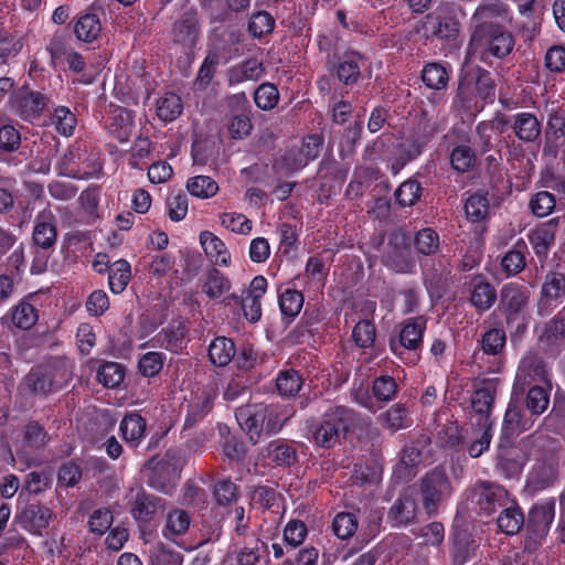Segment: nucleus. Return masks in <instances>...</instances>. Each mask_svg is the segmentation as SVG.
Wrapping results in <instances>:
<instances>
[{"mask_svg":"<svg viewBox=\"0 0 565 565\" xmlns=\"http://www.w3.org/2000/svg\"><path fill=\"white\" fill-rule=\"evenodd\" d=\"M291 415L287 406L279 404L245 405L235 412L237 423L254 445L264 436L277 434Z\"/></svg>","mask_w":565,"mask_h":565,"instance_id":"obj_1","label":"nucleus"},{"mask_svg":"<svg viewBox=\"0 0 565 565\" xmlns=\"http://www.w3.org/2000/svg\"><path fill=\"white\" fill-rule=\"evenodd\" d=\"M514 40L511 33L493 23L477 24L467 46V60L478 57L488 61L489 57L503 58L511 53Z\"/></svg>","mask_w":565,"mask_h":565,"instance_id":"obj_2","label":"nucleus"},{"mask_svg":"<svg viewBox=\"0 0 565 565\" xmlns=\"http://www.w3.org/2000/svg\"><path fill=\"white\" fill-rule=\"evenodd\" d=\"M72 379L71 365L64 359H52L34 366L23 379L20 388L35 395L45 396L62 388Z\"/></svg>","mask_w":565,"mask_h":565,"instance_id":"obj_3","label":"nucleus"},{"mask_svg":"<svg viewBox=\"0 0 565 565\" xmlns=\"http://www.w3.org/2000/svg\"><path fill=\"white\" fill-rule=\"evenodd\" d=\"M420 31L427 40L438 39L455 45L460 33V22L450 6L441 4L424 17Z\"/></svg>","mask_w":565,"mask_h":565,"instance_id":"obj_4","label":"nucleus"},{"mask_svg":"<svg viewBox=\"0 0 565 565\" xmlns=\"http://www.w3.org/2000/svg\"><path fill=\"white\" fill-rule=\"evenodd\" d=\"M355 414L345 406H334L323 415L320 425L313 431V441L322 448H331L339 440L340 433L354 426Z\"/></svg>","mask_w":565,"mask_h":565,"instance_id":"obj_5","label":"nucleus"},{"mask_svg":"<svg viewBox=\"0 0 565 565\" xmlns=\"http://www.w3.org/2000/svg\"><path fill=\"white\" fill-rule=\"evenodd\" d=\"M451 492L450 482L440 469H434L422 479V503L427 514L436 513L439 503Z\"/></svg>","mask_w":565,"mask_h":565,"instance_id":"obj_6","label":"nucleus"},{"mask_svg":"<svg viewBox=\"0 0 565 565\" xmlns=\"http://www.w3.org/2000/svg\"><path fill=\"white\" fill-rule=\"evenodd\" d=\"M555 516V500L553 498L536 502L529 511L525 523L529 539L535 544L547 535Z\"/></svg>","mask_w":565,"mask_h":565,"instance_id":"obj_7","label":"nucleus"},{"mask_svg":"<svg viewBox=\"0 0 565 565\" xmlns=\"http://www.w3.org/2000/svg\"><path fill=\"white\" fill-rule=\"evenodd\" d=\"M530 299V291L526 287L510 282L500 291L499 309L507 318L508 323L524 317Z\"/></svg>","mask_w":565,"mask_h":565,"instance_id":"obj_8","label":"nucleus"},{"mask_svg":"<svg viewBox=\"0 0 565 565\" xmlns=\"http://www.w3.org/2000/svg\"><path fill=\"white\" fill-rule=\"evenodd\" d=\"M472 501L480 514L491 515L498 508L508 504L509 495L503 487L480 481L472 488Z\"/></svg>","mask_w":565,"mask_h":565,"instance_id":"obj_9","label":"nucleus"},{"mask_svg":"<svg viewBox=\"0 0 565 565\" xmlns=\"http://www.w3.org/2000/svg\"><path fill=\"white\" fill-rule=\"evenodd\" d=\"M128 498L129 512L140 523L152 521L164 509L161 498L149 494L141 488L130 489Z\"/></svg>","mask_w":565,"mask_h":565,"instance_id":"obj_10","label":"nucleus"},{"mask_svg":"<svg viewBox=\"0 0 565 565\" xmlns=\"http://www.w3.org/2000/svg\"><path fill=\"white\" fill-rule=\"evenodd\" d=\"M425 329V318L417 317L407 319L399 331L398 340L392 339L390 341L391 351L401 359H404L403 354L405 350L416 351L422 344Z\"/></svg>","mask_w":565,"mask_h":565,"instance_id":"obj_11","label":"nucleus"},{"mask_svg":"<svg viewBox=\"0 0 565 565\" xmlns=\"http://www.w3.org/2000/svg\"><path fill=\"white\" fill-rule=\"evenodd\" d=\"M267 290V279L259 275L252 279L248 288L242 296L232 295L231 299L239 300L245 318L250 322H257L262 317L260 300Z\"/></svg>","mask_w":565,"mask_h":565,"instance_id":"obj_12","label":"nucleus"},{"mask_svg":"<svg viewBox=\"0 0 565 565\" xmlns=\"http://www.w3.org/2000/svg\"><path fill=\"white\" fill-rule=\"evenodd\" d=\"M536 382L548 383V371L542 360L535 355L529 354L520 362L513 392L514 394H516L518 391L523 392L525 386Z\"/></svg>","mask_w":565,"mask_h":565,"instance_id":"obj_13","label":"nucleus"},{"mask_svg":"<svg viewBox=\"0 0 565 565\" xmlns=\"http://www.w3.org/2000/svg\"><path fill=\"white\" fill-rule=\"evenodd\" d=\"M57 238V228L55 223V216L50 209L46 206L39 212L34 220V226L32 232V241L34 246L43 250L53 248Z\"/></svg>","mask_w":565,"mask_h":565,"instance_id":"obj_14","label":"nucleus"},{"mask_svg":"<svg viewBox=\"0 0 565 565\" xmlns=\"http://www.w3.org/2000/svg\"><path fill=\"white\" fill-rule=\"evenodd\" d=\"M54 513L51 508L43 504H29L17 516L15 521L28 532L41 534L46 529Z\"/></svg>","mask_w":565,"mask_h":565,"instance_id":"obj_15","label":"nucleus"},{"mask_svg":"<svg viewBox=\"0 0 565 565\" xmlns=\"http://www.w3.org/2000/svg\"><path fill=\"white\" fill-rule=\"evenodd\" d=\"M14 111L23 119L36 118L44 109L46 102L43 95L28 89H20L11 97Z\"/></svg>","mask_w":565,"mask_h":565,"instance_id":"obj_16","label":"nucleus"},{"mask_svg":"<svg viewBox=\"0 0 565 565\" xmlns=\"http://www.w3.org/2000/svg\"><path fill=\"white\" fill-rule=\"evenodd\" d=\"M322 145L323 137L321 135H310L306 137L297 153L289 151L285 157L288 169L296 171L306 167L309 161L315 160L319 156Z\"/></svg>","mask_w":565,"mask_h":565,"instance_id":"obj_17","label":"nucleus"},{"mask_svg":"<svg viewBox=\"0 0 565 565\" xmlns=\"http://www.w3.org/2000/svg\"><path fill=\"white\" fill-rule=\"evenodd\" d=\"M479 544L467 530L455 525L454 541L450 550L452 565H466L475 555Z\"/></svg>","mask_w":565,"mask_h":565,"instance_id":"obj_18","label":"nucleus"},{"mask_svg":"<svg viewBox=\"0 0 565 565\" xmlns=\"http://www.w3.org/2000/svg\"><path fill=\"white\" fill-rule=\"evenodd\" d=\"M558 221V217H554L543 222L535 226L529 234V241L536 256H546L548 249L554 244Z\"/></svg>","mask_w":565,"mask_h":565,"instance_id":"obj_19","label":"nucleus"},{"mask_svg":"<svg viewBox=\"0 0 565 565\" xmlns=\"http://www.w3.org/2000/svg\"><path fill=\"white\" fill-rule=\"evenodd\" d=\"M511 128L516 138L523 142H535L542 132V124L537 117L527 111L513 115Z\"/></svg>","mask_w":565,"mask_h":565,"instance_id":"obj_20","label":"nucleus"},{"mask_svg":"<svg viewBox=\"0 0 565 565\" xmlns=\"http://www.w3.org/2000/svg\"><path fill=\"white\" fill-rule=\"evenodd\" d=\"M200 244L206 257L217 266L228 267L231 265V254L225 243L209 231L200 234Z\"/></svg>","mask_w":565,"mask_h":565,"instance_id":"obj_21","label":"nucleus"},{"mask_svg":"<svg viewBox=\"0 0 565 565\" xmlns=\"http://www.w3.org/2000/svg\"><path fill=\"white\" fill-rule=\"evenodd\" d=\"M173 41L181 44L185 49H191L195 45L199 29L198 18L192 11L185 12L173 25Z\"/></svg>","mask_w":565,"mask_h":565,"instance_id":"obj_22","label":"nucleus"},{"mask_svg":"<svg viewBox=\"0 0 565 565\" xmlns=\"http://www.w3.org/2000/svg\"><path fill=\"white\" fill-rule=\"evenodd\" d=\"M148 484L162 492H168L171 482L178 477V469L166 460L150 461Z\"/></svg>","mask_w":565,"mask_h":565,"instance_id":"obj_23","label":"nucleus"},{"mask_svg":"<svg viewBox=\"0 0 565 565\" xmlns=\"http://www.w3.org/2000/svg\"><path fill=\"white\" fill-rule=\"evenodd\" d=\"M497 299L494 287L483 277L477 276L471 280L470 301L479 311L488 310Z\"/></svg>","mask_w":565,"mask_h":565,"instance_id":"obj_24","label":"nucleus"},{"mask_svg":"<svg viewBox=\"0 0 565 565\" xmlns=\"http://www.w3.org/2000/svg\"><path fill=\"white\" fill-rule=\"evenodd\" d=\"M264 454L265 457L279 467H290L298 458L294 445L281 439L270 441L265 447Z\"/></svg>","mask_w":565,"mask_h":565,"instance_id":"obj_25","label":"nucleus"},{"mask_svg":"<svg viewBox=\"0 0 565 565\" xmlns=\"http://www.w3.org/2000/svg\"><path fill=\"white\" fill-rule=\"evenodd\" d=\"M264 73L263 63L257 58H248L232 66L227 72L230 85L241 84L246 81H257Z\"/></svg>","mask_w":565,"mask_h":565,"instance_id":"obj_26","label":"nucleus"},{"mask_svg":"<svg viewBox=\"0 0 565 565\" xmlns=\"http://www.w3.org/2000/svg\"><path fill=\"white\" fill-rule=\"evenodd\" d=\"M33 299V296L25 297L13 307L11 321L17 328L29 330L36 323L39 313L36 306L32 302Z\"/></svg>","mask_w":565,"mask_h":565,"instance_id":"obj_27","label":"nucleus"},{"mask_svg":"<svg viewBox=\"0 0 565 565\" xmlns=\"http://www.w3.org/2000/svg\"><path fill=\"white\" fill-rule=\"evenodd\" d=\"M231 288V281L218 269L212 267L202 276V291L210 299H218Z\"/></svg>","mask_w":565,"mask_h":565,"instance_id":"obj_28","label":"nucleus"},{"mask_svg":"<svg viewBox=\"0 0 565 565\" xmlns=\"http://www.w3.org/2000/svg\"><path fill=\"white\" fill-rule=\"evenodd\" d=\"M191 521L189 512L182 509H173L167 514L162 535L168 540L182 536L188 532Z\"/></svg>","mask_w":565,"mask_h":565,"instance_id":"obj_29","label":"nucleus"},{"mask_svg":"<svg viewBox=\"0 0 565 565\" xmlns=\"http://www.w3.org/2000/svg\"><path fill=\"white\" fill-rule=\"evenodd\" d=\"M363 63V57L358 52L344 53L337 67L339 79L345 85L355 83L360 77Z\"/></svg>","mask_w":565,"mask_h":565,"instance_id":"obj_30","label":"nucleus"},{"mask_svg":"<svg viewBox=\"0 0 565 565\" xmlns=\"http://www.w3.org/2000/svg\"><path fill=\"white\" fill-rule=\"evenodd\" d=\"M236 349L234 342L225 337L215 338L209 347V358L215 366H225L235 356Z\"/></svg>","mask_w":565,"mask_h":565,"instance_id":"obj_31","label":"nucleus"},{"mask_svg":"<svg viewBox=\"0 0 565 565\" xmlns=\"http://www.w3.org/2000/svg\"><path fill=\"white\" fill-rule=\"evenodd\" d=\"M415 514L416 501L412 495L405 493L390 509L388 518L394 525H404L412 522Z\"/></svg>","mask_w":565,"mask_h":565,"instance_id":"obj_32","label":"nucleus"},{"mask_svg":"<svg viewBox=\"0 0 565 565\" xmlns=\"http://www.w3.org/2000/svg\"><path fill=\"white\" fill-rule=\"evenodd\" d=\"M131 279V266L126 259L114 262L108 269V285L111 292L119 295Z\"/></svg>","mask_w":565,"mask_h":565,"instance_id":"obj_33","label":"nucleus"},{"mask_svg":"<svg viewBox=\"0 0 565 565\" xmlns=\"http://www.w3.org/2000/svg\"><path fill=\"white\" fill-rule=\"evenodd\" d=\"M120 431L125 441L137 447L146 431V420L138 414L126 415L120 423Z\"/></svg>","mask_w":565,"mask_h":565,"instance_id":"obj_34","label":"nucleus"},{"mask_svg":"<svg viewBox=\"0 0 565 565\" xmlns=\"http://www.w3.org/2000/svg\"><path fill=\"white\" fill-rule=\"evenodd\" d=\"M499 529L508 534H516L521 527L525 524L524 514L519 507H504V510L499 515L498 520Z\"/></svg>","mask_w":565,"mask_h":565,"instance_id":"obj_35","label":"nucleus"},{"mask_svg":"<svg viewBox=\"0 0 565 565\" xmlns=\"http://www.w3.org/2000/svg\"><path fill=\"white\" fill-rule=\"evenodd\" d=\"M382 424L392 431L406 428L411 425L408 409L402 404H394L380 415Z\"/></svg>","mask_w":565,"mask_h":565,"instance_id":"obj_36","label":"nucleus"},{"mask_svg":"<svg viewBox=\"0 0 565 565\" xmlns=\"http://www.w3.org/2000/svg\"><path fill=\"white\" fill-rule=\"evenodd\" d=\"M102 31L99 19L95 14L82 15L75 26L74 32L79 41L92 42L96 40Z\"/></svg>","mask_w":565,"mask_h":565,"instance_id":"obj_37","label":"nucleus"},{"mask_svg":"<svg viewBox=\"0 0 565 565\" xmlns=\"http://www.w3.org/2000/svg\"><path fill=\"white\" fill-rule=\"evenodd\" d=\"M565 297V276L559 273L548 274L542 286V301L551 305L552 301Z\"/></svg>","mask_w":565,"mask_h":565,"instance_id":"obj_38","label":"nucleus"},{"mask_svg":"<svg viewBox=\"0 0 565 565\" xmlns=\"http://www.w3.org/2000/svg\"><path fill=\"white\" fill-rule=\"evenodd\" d=\"M303 295L291 288H287L279 296V308L284 317L294 319L303 307Z\"/></svg>","mask_w":565,"mask_h":565,"instance_id":"obj_39","label":"nucleus"},{"mask_svg":"<svg viewBox=\"0 0 565 565\" xmlns=\"http://www.w3.org/2000/svg\"><path fill=\"white\" fill-rule=\"evenodd\" d=\"M302 383L301 375L292 369L280 371L276 379V387L282 396H295Z\"/></svg>","mask_w":565,"mask_h":565,"instance_id":"obj_40","label":"nucleus"},{"mask_svg":"<svg viewBox=\"0 0 565 565\" xmlns=\"http://www.w3.org/2000/svg\"><path fill=\"white\" fill-rule=\"evenodd\" d=\"M507 4L501 0H482L476 9L472 19L477 24L489 23L488 19L507 15Z\"/></svg>","mask_w":565,"mask_h":565,"instance_id":"obj_41","label":"nucleus"},{"mask_svg":"<svg viewBox=\"0 0 565 565\" xmlns=\"http://www.w3.org/2000/svg\"><path fill=\"white\" fill-rule=\"evenodd\" d=\"M422 79L431 89H443L447 86L449 76L441 64L429 63L422 72Z\"/></svg>","mask_w":565,"mask_h":565,"instance_id":"obj_42","label":"nucleus"},{"mask_svg":"<svg viewBox=\"0 0 565 565\" xmlns=\"http://www.w3.org/2000/svg\"><path fill=\"white\" fill-rule=\"evenodd\" d=\"M186 189L193 196L209 199L217 193L218 185L211 177L196 175L188 181Z\"/></svg>","mask_w":565,"mask_h":565,"instance_id":"obj_43","label":"nucleus"},{"mask_svg":"<svg viewBox=\"0 0 565 565\" xmlns=\"http://www.w3.org/2000/svg\"><path fill=\"white\" fill-rule=\"evenodd\" d=\"M125 377L124 367L117 362H106L102 364L97 372V380L105 387H117Z\"/></svg>","mask_w":565,"mask_h":565,"instance_id":"obj_44","label":"nucleus"},{"mask_svg":"<svg viewBox=\"0 0 565 565\" xmlns=\"http://www.w3.org/2000/svg\"><path fill=\"white\" fill-rule=\"evenodd\" d=\"M494 401V388L491 385H484L477 388L471 396L472 409L483 416L486 419L490 415Z\"/></svg>","mask_w":565,"mask_h":565,"instance_id":"obj_45","label":"nucleus"},{"mask_svg":"<svg viewBox=\"0 0 565 565\" xmlns=\"http://www.w3.org/2000/svg\"><path fill=\"white\" fill-rule=\"evenodd\" d=\"M465 212L471 222L484 220L489 212V201L486 194H471L465 202Z\"/></svg>","mask_w":565,"mask_h":565,"instance_id":"obj_46","label":"nucleus"},{"mask_svg":"<svg viewBox=\"0 0 565 565\" xmlns=\"http://www.w3.org/2000/svg\"><path fill=\"white\" fill-rule=\"evenodd\" d=\"M182 113V102L181 98L173 94L169 93L162 98H160L157 103V114L159 118L163 121H172Z\"/></svg>","mask_w":565,"mask_h":565,"instance_id":"obj_47","label":"nucleus"},{"mask_svg":"<svg viewBox=\"0 0 565 565\" xmlns=\"http://www.w3.org/2000/svg\"><path fill=\"white\" fill-rule=\"evenodd\" d=\"M550 403V395L546 388L540 385H533L526 395V408L532 415L539 416L543 414Z\"/></svg>","mask_w":565,"mask_h":565,"instance_id":"obj_48","label":"nucleus"},{"mask_svg":"<svg viewBox=\"0 0 565 565\" xmlns=\"http://www.w3.org/2000/svg\"><path fill=\"white\" fill-rule=\"evenodd\" d=\"M332 530L339 539H350L358 530L355 515L349 512L338 513L333 519Z\"/></svg>","mask_w":565,"mask_h":565,"instance_id":"obj_49","label":"nucleus"},{"mask_svg":"<svg viewBox=\"0 0 565 565\" xmlns=\"http://www.w3.org/2000/svg\"><path fill=\"white\" fill-rule=\"evenodd\" d=\"M217 65L218 56L216 54L211 53L204 58L194 81V87L196 89H205L211 84L216 73Z\"/></svg>","mask_w":565,"mask_h":565,"instance_id":"obj_50","label":"nucleus"},{"mask_svg":"<svg viewBox=\"0 0 565 565\" xmlns=\"http://www.w3.org/2000/svg\"><path fill=\"white\" fill-rule=\"evenodd\" d=\"M555 204V196L552 193L541 191L531 198L529 206L536 217H545L553 212Z\"/></svg>","mask_w":565,"mask_h":565,"instance_id":"obj_51","label":"nucleus"},{"mask_svg":"<svg viewBox=\"0 0 565 565\" xmlns=\"http://www.w3.org/2000/svg\"><path fill=\"white\" fill-rule=\"evenodd\" d=\"M275 19L266 11L255 12L248 22V31L254 38H262L274 30Z\"/></svg>","mask_w":565,"mask_h":565,"instance_id":"obj_52","label":"nucleus"},{"mask_svg":"<svg viewBox=\"0 0 565 565\" xmlns=\"http://www.w3.org/2000/svg\"><path fill=\"white\" fill-rule=\"evenodd\" d=\"M164 354L161 352H147L138 362L139 372L147 377L156 376L163 367Z\"/></svg>","mask_w":565,"mask_h":565,"instance_id":"obj_53","label":"nucleus"},{"mask_svg":"<svg viewBox=\"0 0 565 565\" xmlns=\"http://www.w3.org/2000/svg\"><path fill=\"white\" fill-rule=\"evenodd\" d=\"M52 124L58 134L70 137L74 132L76 118L68 108L61 106L54 110Z\"/></svg>","mask_w":565,"mask_h":565,"instance_id":"obj_54","label":"nucleus"},{"mask_svg":"<svg viewBox=\"0 0 565 565\" xmlns=\"http://www.w3.org/2000/svg\"><path fill=\"white\" fill-rule=\"evenodd\" d=\"M375 335H376L375 326L370 320L359 321L352 330L353 341L360 348L372 347L375 341Z\"/></svg>","mask_w":565,"mask_h":565,"instance_id":"obj_55","label":"nucleus"},{"mask_svg":"<svg viewBox=\"0 0 565 565\" xmlns=\"http://www.w3.org/2000/svg\"><path fill=\"white\" fill-rule=\"evenodd\" d=\"M221 224L228 231L246 235L252 231V222L241 213L227 212L220 216Z\"/></svg>","mask_w":565,"mask_h":565,"instance_id":"obj_56","label":"nucleus"},{"mask_svg":"<svg viewBox=\"0 0 565 565\" xmlns=\"http://www.w3.org/2000/svg\"><path fill=\"white\" fill-rule=\"evenodd\" d=\"M279 99V93L275 85L262 84L254 94V100L258 108L264 110L273 109Z\"/></svg>","mask_w":565,"mask_h":565,"instance_id":"obj_57","label":"nucleus"},{"mask_svg":"<svg viewBox=\"0 0 565 565\" xmlns=\"http://www.w3.org/2000/svg\"><path fill=\"white\" fill-rule=\"evenodd\" d=\"M415 247L423 255H431L439 248L438 234L433 228H423L415 236Z\"/></svg>","mask_w":565,"mask_h":565,"instance_id":"obj_58","label":"nucleus"},{"mask_svg":"<svg viewBox=\"0 0 565 565\" xmlns=\"http://www.w3.org/2000/svg\"><path fill=\"white\" fill-rule=\"evenodd\" d=\"M531 426L532 423L525 418L524 412L513 403H510L504 415V429L525 431Z\"/></svg>","mask_w":565,"mask_h":565,"instance_id":"obj_59","label":"nucleus"},{"mask_svg":"<svg viewBox=\"0 0 565 565\" xmlns=\"http://www.w3.org/2000/svg\"><path fill=\"white\" fill-rule=\"evenodd\" d=\"M420 184L415 180L403 182L395 192L396 202L401 206L414 205L420 196Z\"/></svg>","mask_w":565,"mask_h":565,"instance_id":"obj_60","label":"nucleus"},{"mask_svg":"<svg viewBox=\"0 0 565 565\" xmlns=\"http://www.w3.org/2000/svg\"><path fill=\"white\" fill-rule=\"evenodd\" d=\"M475 160L473 150L465 145L456 147L450 156L452 168L459 172L469 171L473 167Z\"/></svg>","mask_w":565,"mask_h":565,"instance_id":"obj_61","label":"nucleus"},{"mask_svg":"<svg viewBox=\"0 0 565 565\" xmlns=\"http://www.w3.org/2000/svg\"><path fill=\"white\" fill-rule=\"evenodd\" d=\"M423 459L422 449L414 443L406 445L402 451L398 470H404L405 477L413 475L412 469L417 467Z\"/></svg>","mask_w":565,"mask_h":565,"instance_id":"obj_62","label":"nucleus"},{"mask_svg":"<svg viewBox=\"0 0 565 565\" xmlns=\"http://www.w3.org/2000/svg\"><path fill=\"white\" fill-rule=\"evenodd\" d=\"M564 335L565 318L558 315L545 326L544 331L540 337V340L542 343L553 345Z\"/></svg>","mask_w":565,"mask_h":565,"instance_id":"obj_63","label":"nucleus"},{"mask_svg":"<svg viewBox=\"0 0 565 565\" xmlns=\"http://www.w3.org/2000/svg\"><path fill=\"white\" fill-rule=\"evenodd\" d=\"M181 554L167 550L162 543L156 544L151 550V565H181Z\"/></svg>","mask_w":565,"mask_h":565,"instance_id":"obj_64","label":"nucleus"}]
</instances>
